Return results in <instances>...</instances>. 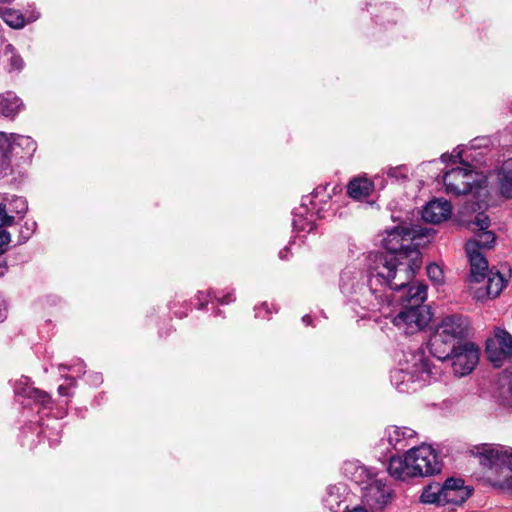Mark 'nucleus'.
I'll return each mask as SVG.
<instances>
[{
	"label": "nucleus",
	"instance_id": "f257e3e1",
	"mask_svg": "<svg viewBox=\"0 0 512 512\" xmlns=\"http://www.w3.org/2000/svg\"><path fill=\"white\" fill-rule=\"evenodd\" d=\"M419 232L402 225L388 231L382 240L385 251L369 256L366 282L360 283L361 273L345 270L340 277L341 291L356 295L355 300L364 309L389 317L386 310L392 303V291L406 287L422 264L420 251L411 246Z\"/></svg>",
	"mask_w": 512,
	"mask_h": 512
},
{
	"label": "nucleus",
	"instance_id": "f03ea898",
	"mask_svg": "<svg viewBox=\"0 0 512 512\" xmlns=\"http://www.w3.org/2000/svg\"><path fill=\"white\" fill-rule=\"evenodd\" d=\"M471 452L478 458L489 485L504 493L512 494V447L481 444L474 446Z\"/></svg>",
	"mask_w": 512,
	"mask_h": 512
},
{
	"label": "nucleus",
	"instance_id": "7ed1b4c3",
	"mask_svg": "<svg viewBox=\"0 0 512 512\" xmlns=\"http://www.w3.org/2000/svg\"><path fill=\"white\" fill-rule=\"evenodd\" d=\"M469 320L459 314L448 315L442 318L432 334L429 346L434 357L445 361L454 347L462 345L468 336Z\"/></svg>",
	"mask_w": 512,
	"mask_h": 512
},
{
	"label": "nucleus",
	"instance_id": "20e7f679",
	"mask_svg": "<svg viewBox=\"0 0 512 512\" xmlns=\"http://www.w3.org/2000/svg\"><path fill=\"white\" fill-rule=\"evenodd\" d=\"M463 148L456 147L453 152L443 154L441 159L443 162H456L459 160L462 166H458L448 170L443 176V183L447 193L454 195L467 194L473 188H480L486 182V177L471 169V166L462 160Z\"/></svg>",
	"mask_w": 512,
	"mask_h": 512
},
{
	"label": "nucleus",
	"instance_id": "39448f33",
	"mask_svg": "<svg viewBox=\"0 0 512 512\" xmlns=\"http://www.w3.org/2000/svg\"><path fill=\"white\" fill-rule=\"evenodd\" d=\"M403 367L392 371L391 382L399 392L414 390L412 385L416 382H426L430 379L432 367L421 349L406 353Z\"/></svg>",
	"mask_w": 512,
	"mask_h": 512
},
{
	"label": "nucleus",
	"instance_id": "423d86ee",
	"mask_svg": "<svg viewBox=\"0 0 512 512\" xmlns=\"http://www.w3.org/2000/svg\"><path fill=\"white\" fill-rule=\"evenodd\" d=\"M394 492L386 479L377 475H368L362 487V504L370 512H382L391 504Z\"/></svg>",
	"mask_w": 512,
	"mask_h": 512
},
{
	"label": "nucleus",
	"instance_id": "0eeeda50",
	"mask_svg": "<svg viewBox=\"0 0 512 512\" xmlns=\"http://www.w3.org/2000/svg\"><path fill=\"white\" fill-rule=\"evenodd\" d=\"M36 148V142L30 136L7 135L0 132V176L6 174L9 170L8 154L32 155Z\"/></svg>",
	"mask_w": 512,
	"mask_h": 512
},
{
	"label": "nucleus",
	"instance_id": "6e6552de",
	"mask_svg": "<svg viewBox=\"0 0 512 512\" xmlns=\"http://www.w3.org/2000/svg\"><path fill=\"white\" fill-rule=\"evenodd\" d=\"M431 312L424 305H412L402 309L392 318V323L406 334L424 329L431 321Z\"/></svg>",
	"mask_w": 512,
	"mask_h": 512
},
{
	"label": "nucleus",
	"instance_id": "1a4fd4ad",
	"mask_svg": "<svg viewBox=\"0 0 512 512\" xmlns=\"http://www.w3.org/2000/svg\"><path fill=\"white\" fill-rule=\"evenodd\" d=\"M408 460L415 466L418 476H430L441 471V462L429 445L411 448L408 451Z\"/></svg>",
	"mask_w": 512,
	"mask_h": 512
},
{
	"label": "nucleus",
	"instance_id": "9d476101",
	"mask_svg": "<svg viewBox=\"0 0 512 512\" xmlns=\"http://www.w3.org/2000/svg\"><path fill=\"white\" fill-rule=\"evenodd\" d=\"M452 361L455 375L465 376L473 371L479 361V349L473 343H463L454 347L446 359Z\"/></svg>",
	"mask_w": 512,
	"mask_h": 512
},
{
	"label": "nucleus",
	"instance_id": "9b49d317",
	"mask_svg": "<svg viewBox=\"0 0 512 512\" xmlns=\"http://www.w3.org/2000/svg\"><path fill=\"white\" fill-rule=\"evenodd\" d=\"M486 352L495 367L512 355V336L503 329H496L493 339L487 341Z\"/></svg>",
	"mask_w": 512,
	"mask_h": 512
},
{
	"label": "nucleus",
	"instance_id": "f8f14e48",
	"mask_svg": "<svg viewBox=\"0 0 512 512\" xmlns=\"http://www.w3.org/2000/svg\"><path fill=\"white\" fill-rule=\"evenodd\" d=\"M471 495V490L461 478H448L443 483V505H461Z\"/></svg>",
	"mask_w": 512,
	"mask_h": 512
},
{
	"label": "nucleus",
	"instance_id": "ddd939ff",
	"mask_svg": "<svg viewBox=\"0 0 512 512\" xmlns=\"http://www.w3.org/2000/svg\"><path fill=\"white\" fill-rule=\"evenodd\" d=\"M416 437V432L409 427L388 426L383 434L382 441L387 442V448L402 450Z\"/></svg>",
	"mask_w": 512,
	"mask_h": 512
},
{
	"label": "nucleus",
	"instance_id": "4468645a",
	"mask_svg": "<svg viewBox=\"0 0 512 512\" xmlns=\"http://www.w3.org/2000/svg\"><path fill=\"white\" fill-rule=\"evenodd\" d=\"M452 213V206L445 199H433L426 204L422 210V218L426 222L433 224L441 223L447 220Z\"/></svg>",
	"mask_w": 512,
	"mask_h": 512
},
{
	"label": "nucleus",
	"instance_id": "2eb2a0df",
	"mask_svg": "<svg viewBox=\"0 0 512 512\" xmlns=\"http://www.w3.org/2000/svg\"><path fill=\"white\" fill-rule=\"evenodd\" d=\"M14 391L17 396L33 400L44 408H47L51 403L50 395L31 386L29 379L24 376L15 382Z\"/></svg>",
	"mask_w": 512,
	"mask_h": 512
},
{
	"label": "nucleus",
	"instance_id": "dca6fc26",
	"mask_svg": "<svg viewBox=\"0 0 512 512\" xmlns=\"http://www.w3.org/2000/svg\"><path fill=\"white\" fill-rule=\"evenodd\" d=\"M466 253L470 261V278L472 281H482L488 270V262L480 251H475V243H466Z\"/></svg>",
	"mask_w": 512,
	"mask_h": 512
},
{
	"label": "nucleus",
	"instance_id": "f3484780",
	"mask_svg": "<svg viewBox=\"0 0 512 512\" xmlns=\"http://www.w3.org/2000/svg\"><path fill=\"white\" fill-rule=\"evenodd\" d=\"M388 472L395 479L403 481L418 476L415 466L408 460V452L404 457H391Z\"/></svg>",
	"mask_w": 512,
	"mask_h": 512
},
{
	"label": "nucleus",
	"instance_id": "a211bd4d",
	"mask_svg": "<svg viewBox=\"0 0 512 512\" xmlns=\"http://www.w3.org/2000/svg\"><path fill=\"white\" fill-rule=\"evenodd\" d=\"M497 185L503 196L512 198V158L504 161L498 170Z\"/></svg>",
	"mask_w": 512,
	"mask_h": 512
},
{
	"label": "nucleus",
	"instance_id": "6ab92c4d",
	"mask_svg": "<svg viewBox=\"0 0 512 512\" xmlns=\"http://www.w3.org/2000/svg\"><path fill=\"white\" fill-rule=\"evenodd\" d=\"M496 399L499 405L512 408V369L506 370L502 376Z\"/></svg>",
	"mask_w": 512,
	"mask_h": 512
},
{
	"label": "nucleus",
	"instance_id": "aec40b11",
	"mask_svg": "<svg viewBox=\"0 0 512 512\" xmlns=\"http://www.w3.org/2000/svg\"><path fill=\"white\" fill-rule=\"evenodd\" d=\"M374 188L373 182L367 178H354L351 180L347 187V192L350 197L360 200L368 197Z\"/></svg>",
	"mask_w": 512,
	"mask_h": 512
},
{
	"label": "nucleus",
	"instance_id": "412c9836",
	"mask_svg": "<svg viewBox=\"0 0 512 512\" xmlns=\"http://www.w3.org/2000/svg\"><path fill=\"white\" fill-rule=\"evenodd\" d=\"M23 104L13 93L0 96V114L4 117L13 118L19 113Z\"/></svg>",
	"mask_w": 512,
	"mask_h": 512
},
{
	"label": "nucleus",
	"instance_id": "4be33fe9",
	"mask_svg": "<svg viewBox=\"0 0 512 512\" xmlns=\"http://www.w3.org/2000/svg\"><path fill=\"white\" fill-rule=\"evenodd\" d=\"M421 502L424 504H435L437 506L443 505V484L432 483L427 485L421 494Z\"/></svg>",
	"mask_w": 512,
	"mask_h": 512
},
{
	"label": "nucleus",
	"instance_id": "5701e85b",
	"mask_svg": "<svg viewBox=\"0 0 512 512\" xmlns=\"http://www.w3.org/2000/svg\"><path fill=\"white\" fill-rule=\"evenodd\" d=\"M14 221V216L7 215L5 206L0 205V255H2L10 243V234L3 229L4 226H10Z\"/></svg>",
	"mask_w": 512,
	"mask_h": 512
},
{
	"label": "nucleus",
	"instance_id": "b1692460",
	"mask_svg": "<svg viewBox=\"0 0 512 512\" xmlns=\"http://www.w3.org/2000/svg\"><path fill=\"white\" fill-rule=\"evenodd\" d=\"M427 298V286L418 283L409 286L407 293H406V302L409 304V306L412 305H422V303Z\"/></svg>",
	"mask_w": 512,
	"mask_h": 512
},
{
	"label": "nucleus",
	"instance_id": "393cba45",
	"mask_svg": "<svg viewBox=\"0 0 512 512\" xmlns=\"http://www.w3.org/2000/svg\"><path fill=\"white\" fill-rule=\"evenodd\" d=\"M507 280L500 272L490 271L487 282V294L490 297H497L506 286Z\"/></svg>",
	"mask_w": 512,
	"mask_h": 512
},
{
	"label": "nucleus",
	"instance_id": "a878e982",
	"mask_svg": "<svg viewBox=\"0 0 512 512\" xmlns=\"http://www.w3.org/2000/svg\"><path fill=\"white\" fill-rule=\"evenodd\" d=\"M467 242L475 243V251H480L481 249H489L495 242V235L491 231L477 232L475 236Z\"/></svg>",
	"mask_w": 512,
	"mask_h": 512
},
{
	"label": "nucleus",
	"instance_id": "bb28decb",
	"mask_svg": "<svg viewBox=\"0 0 512 512\" xmlns=\"http://www.w3.org/2000/svg\"><path fill=\"white\" fill-rule=\"evenodd\" d=\"M3 21L14 29H20L26 24L25 16L17 10L7 9L2 13Z\"/></svg>",
	"mask_w": 512,
	"mask_h": 512
},
{
	"label": "nucleus",
	"instance_id": "cd10ccee",
	"mask_svg": "<svg viewBox=\"0 0 512 512\" xmlns=\"http://www.w3.org/2000/svg\"><path fill=\"white\" fill-rule=\"evenodd\" d=\"M4 56L7 58L11 70L19 71L23 68V60L18 54L15 53L12 45H6L4 50Z\"/></svg>",
	"mask_w": 512,
	"mask_h": 512
},
{
	"label": "nucleus",
	"instance_id": "c85d7f7f",
	"mask_svg": "<svg viewBox=\"0 0 512 512\" xmlns=\"http://www.w3.org/2000/svg\"><path fill=\"white\" fill-rule=\"evenodd\" d=\"M328 198H330V195L326 193V187H317L311 194L310 204L313 209H316L317 212H319L321 209L318 208L319 204L326 203Z\"/></svg>",
	"mask_w": 512,
	"mask_h": 512
},
{
	"label": "nucleus",
	"instance_id": "c756f323",
	"mask_svg": "<svg viewBox=\"0 0 512 512\" xmlns=\"http://www.w3.org/2000/svg\"><path fill=\"white\" fill-rule=\"evenodd\" d=\"M292 224H293V228L298 232H302V231L310 232L314 228V224L312 223L311 220H308L299 214H296L294 216Z\"/></svg>",
	"mask_w": 512,
	"mask_h": 512
},
{
	"label": "nucleus",
	"instance_id": "7c9ffc66",
	"mask_svg": "<svg viewBox=\"0 0 512 512\" xmlns=\"http://www.w3.org/2000/svg\"><path fill=\"white\" fill-rule=\"evenodd\" d=\"M2 206H6L5 204H1ZM6 212H15L16 214L25 213L27 210V203L25 199L22 197H14L10 203L9 208L5 207Z\"/></svg>",
	"mask_w": 512,
	"mask_h": 512
},
{
	"label": "nucleus",
	"instance_id": "2f4dec72",
	"mask_svg": "<svg viewBox=\"0 0 512 512\" xmlns=\"http://www.w3.org/2000/svg\"><path fill=\"white\" fill-rule=\"evenodd\" d=\"M490 226V220L488 216L483 213H479L475 216V220L471 223V230L475 231L477 228L478 232L488 231Z\"/></svg>",
	"mask_w": 512,
	"mask_h": 512
},
{
	"label": "nucleus",
	"instance_id": "473e14b6",
	"mask_svg": "<svg viewBox=\"0 0 512 512\" xmlns=\"http://www.w3.org/2000/svg\"><path fill=\"white\" fill-rule=\"evenodd\" d=\"M409 173V169L405 165H399L396 167H389L386 171L388 177L399 180L406 179Z\"/></svg>",
	"mask_w": 512,
	"mask_h": 512
},
{
	"label": "nucleus",
	"instance_id": "72a5a7b5",
	"mask_svg": "<svg viewBox=\"0 0 512 512\" xmlns=\"http://www.w3.org/2000/svg\"><path fill=\"white\" fill-rule=\"evenodd\" d=\"M427 275L436 284L443 282V271L437 264L432 263L427 266Z\"/></svg>",
	"mask_w": 512,
	"mask_h": 512
},
{
	"label": "nucleus",
	"instance_id": "f704fd0d",
	"mask_svg": "<svg viewBox=\"0 0 512 512\" xmlns=\"http://www.w3.org/2000/svg\"><path fill=\"white\" fill-rule=\"evenodd\" d=\"M35 227H36L35 222L25 223V226L20 231L23 241H26L30 238V236L33 234V232L35 230Z\"/></svg>",
	"mask_w": 512,
	"mask_h": 512
},
{
	"label": "nucleus",
	"instance_id": "c9c22d12",
	"mask_svg": "<svg viewBox=\"0 0 512 512\" xmlns=\"http://www.w3.org/2000/svg\"><path fill=\"white\" fill-rule=\"evenodd\" d=\"M58 369L59 371H66V370H72L73 372H75L77 375H82L85 373L84 371V365L82 363H78L74 366H67V365H64V364H60L58 366Z\"/></svg>",
	"mask_w": 512,
	"mask_h": 512
},
{
	"label": "nucleus",
	"instance_id": "e433bc0d",
	"mask_svg": "<svg viewBox=\"0 0 512 512\" xmlns=\"http://www.w3.org/2000/svg\"><path fill=\"white\" fill-rule=\"evenodd\" d=\"M211 296V293L208 291V292H204V291H199L197 293V298L199 300V308H203L207 301H208V298Z\"/></svg>",
	"mask_w": 512,
	"mask_h": 512
},
{
	"label": "nucleus",
	"instance_id": "4c0bfd02",
	"mask_svg": "<svg viewBox=\"0 0 512 512\" xmlns=\"http://www.w3.org/2000/svg\"><path fill=\"white\" fill-rule=\"evenodd\" d=\"M39 18V12L32 10L28 15L25 16L26 23L36 21Z\"/></svg>",
	"mask_w": 512,
	"mask_h": 512
},
{
	"label": "nucleus",
	"instance_id": "58836bf2",
	"mask_svg": "<svg viewBox=\"0 0 512 512\" xmlns=\"http://www.w3.org/2000/svg\"><path fill=\"white\" fill-rule=\"evenodd\" d=\"M234 300H235L234 296L229 293V294L225 295L224 297L219 298L218 302L220 304L224 305V304H229V303L233 302Z\"/></svg>",
	"mask_w": 512,
	"mask_h": 512
},
{
	"label": "nucleus",
	"instance_id": "ea45409f",
	"mask_svg": "<svg viewBox=\"0 0 512 512\" xmlns=\"http://www.w3.org/2000/svg\"><path fill=\"white\" fill-rule=\"evenodd\" d=\"M369 509H367L364 505L360 506H354L353 508H347L344 512H368Z\"/></svg>",
	"mask_w": 512,
	"mask_h": 512
},
{
	"label": "nucleus",
	"instance_id": "a19ab883",
	"mask_svg": "<svg viewBox=\"0 0 512 512\" xmlns=\"http://www.w3.org/2000/svg\"><path fill=\"white\" fill-rule=\"evenodd\" d=\"M262 310H265L266 313H269V310H268V304L267 303H263L261 305V307L257 308L256 309V317H259V318H263L264 316L262 315Z\"/></svg>",
	"mask_w": 512,
	"mask_h": 512
},
{
	"label": "nucleus",
	"instance_id": "79ce46f5",
	"mask_svg": "<svg viewBox=\"0 0 512 512\" xmlns=\"http://www.w3.org/2000/svg\"><path fill=\"white\" fill-rule=\"evenodd\" d=\"M91 377H92L91 383L93 385H98V384L102 383V376H101V374L95 373Z\"/></svg>",
	"mask_w": 512,
	"mask_h": 512
},
{
	"label": "nucleus",
	"instance_id": "37998d69",
	"mask_svg": "<svg viewBox=\"0 0 512 512\" xmlns=\"http://www.w3.org/2000/svg\"><path fill=\"white\" fill-rule=\"evenodd\" d=\"M58 392H59V394L61 396H67L68 395L67 388L64 385H60L58 387Z\"/></svg>",
	"mask_w": 512,
	"mask_h": 512
},
{
	"label": "nucleus",
	"instance_id": "c03bdc74",
	"mask_svg": "<svg viewBox=\"0 0 512 512\" xmlns=\"http://www.w3.org/2000/svg\"><path fill=\"white\" fill-rule=\"evenodd\" d=\"M5 318H6V310L5 309H3V310L0 309V322L3 321Z\"/></svg>",
	"mask_w": 512,
	"mask_h": 512
},
{
	"label": "nucleus",
	"instance_id": "a18cd8bd",
	"mask_svg": "<svg viewBox=\"0 0 512 512\" xmlns=\"http://www.w3.org/2000/svg\"><path fill=\"white\" fill-rule=\"evenodd\" d=\"M287 251H288V248H285L284 250L280 251V253H279L280 258L285 259L286 258V254L285 253Z\"/></svg>",
	"mask_w": 512,
	"mask_h": 512
},
{
	"label": "nucleus",
	"instance_id": "49530a36",
	"mask_svg": "<svg viewBox=\"0 0 512 512\" xmlns=\"http://www.w3.org/2000/svg\"><path fill=\"white\" fill-rule=\"evenodd\" d=\"M302 321L308 325L310 323V316H308V315L303 316Z\"/></svg>",
	"mask_w": 512,
	"mask_h": 512
},
{
	"label": "nucleus",
	"instance_id": "de8ad7c7",
	"mask_svg": "<svg viewBox=\"0 0 512 512\" xmlns=\"http://www.w3.org/2000/svg\"><path fill=\"white\" fill-rule=\"evenodd\" d=\"M66 379H67V380H70V382H71L70 384H71V385H74V384H75V381H74V379H73L72 377L66 376Z\"/></svg>",
	"mask_w": 512,
	"mask_h": 512
}]
</instances>
